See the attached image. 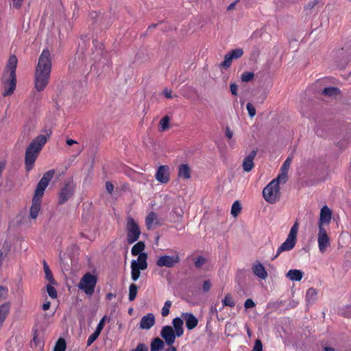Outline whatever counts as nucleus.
I'll use <instances>...</instances> for the list:
<instances>
[{
    "label": "nucleus",
    "instance_id": "obj_1",
    "mask_svg": "<svg viewBox=\"0 0 351 351\" xmlns=\"http://www.w3.org/2000/svg\"><path fill=\"white\" fill-rule=\"evenodd\" d=\"M51 71V53L48 49H44L39 56L34 73V88L38 92L43 91L47 87Z\"/></svg>",
    "mask_w": 351,
    "mask_h": 351
},
{
    "label": "nucleus",
    "instance_id": "obj_2",
    "mask_svg": "<svg viewBox=\"0 0 351 351\" xmlns=\"http://www.w3.org/2000/svg\"><path fill=\"white\" fill-rule=\"evenodd\" d=\"M55 171L53 169L49 170L43 175V178L38 182L29 210V215L32 219H35L38 216L40 210L41 198L44 194L45 189L47 187L49 182L52 180Z\"/></svg>",
    "mask_w": 351,
    "mask_h": 351
},
{
    "label": "nucleus",
    "instance_id": "obj_3",
    "mask_svg": "<svg viewBox=\"0 0 351 351\" xmlns=\"http://www.w3.org/2000/svg\"><path fill=\"white\" fill-rule=\"evenodd\" d=\"M17 62L16 56L12 55L10 56L2 76V83L4 86L3 97L11 95L16 88Z\"/></svg>",
    "mask_w": 351,
    "mask_h": 351
},
{
    "label": "nucleus",
    "instance_id": "obj_4",
    "mask_svg": "<svg viewBox=\"0 0 351 351\" xmlns=\"http://www.w3.org/2000/svg\"><path fill=\"white\" fill-rule=\"evenodd\" d=\"M49 134H40L34 138L25 151V169L29 171L34 167V162L42 149L44 145L47 143Z\"/></svg>",
    "mask_w": 351,
    "mask_h": 351
},
{
    "label": "nucleus",
    "instance_id": "obj_5",
    "mask_svg": "<svg viewBox=\"0 0 351 351\" xmlns=\"http://www.w3.org/2000/svg\"><path fill=\"white\" fill-rule=\"evenodd\" d=\"M281 183L277 178L271 180L263 190V196L266 202L275 204L280 197L279 184Z\"/></svg>",
    "mask_w": 351,
    "mask_h": 351
},
{
    "label": "nucleus",
    "instance_id": "obj_6",
    "mask_svg": "<svg viewBox=\"0 0 351 351\" xmlns=\"http://www.w3.org/2000/svg\"><path fill=\"white\" fill-rule=\"evenodd\" d=\"M298 228L299 223L298 221H295L291 228L285 241L278 248L275 258H276L282 252L290 251L295 247L297 241Z\"/></svg>",
    "mask_w": 351,
    "mask_h": 351
},
{
    "label": "nucleus",
    "instance_id": "obj_7",
    "mask_svg": "<svg viewBox=\"0 0 351 351\" xmlns=\"http://www.w3.org/2000/svg\"><path fill=\"white\" fill-rule=\"evenodd\" d=\"M97 282V276L88 272L80 279L78 288L83 291L87 295L90 296L95 291Z\"/></svg>",
    "mask_w": 351,
    "mask_h": 351
},
{
    "label": "nucleus",
    "instance_id": "obj_8",
    "mask_svg": "<svg viewBox=\"0 0 351 351\" xmlns=\"http://www.w3.org/2000/svg\"><path fill=\"white\" fill-rule=\"evenodd\" d=\"M126 229L128 243L132 244L136 241L139 238L141 231L138 225L132 217L127 218Z\"/></svg>",
    "mask_w": 351,
    "mask_h": 351
},
{
    "label": "nucleus",
    "instance_id": "obj_9",
    "mask_svg": "<svg viewBox=\"0 0 351 351\" xmlns=\"http://www.w3.org/2000/svg\"><path fill=\"white\" fill-rule=\"evenodd\" d=\"M180 262V257L179 253L177 251H174L173 255H161L156 261V265L160 267H165L167 268H171L175 267L177 264Z\"/></svg>",
    "mask_w": 351,
    "mask_h": 351
},
{
    "label": "nucleus",
    "instance_id": "obj_10",
    "mask_svg": "<svg viewBox=\"0 0 351 351\" xmlns=\"http://www.w3.org/2000/svg\"><path fill=\"white\" fill-rule=\"evenodd\" d=\"M75 184L72 180H69L64 184L60 191L58 195V204L66 203L74 194Z\"/></svg>",
    "mask_w": 351,
    "mask_h": 351
},
{
    "label": "nucleus",
    "instance_id": "obj_11",
    "mask_svg": "<svg viewBox=\"0 0 351 351\" xmlns=\"http://www.w3.org/2000/svg\"><path fill=\"white\" fill-rule=\"evenodd\" d=\"M243 55V50L241 48H237L230 51L224 56V60L219 64L220 67L229 68L231 66L233 59H238Z\"/></svg>",
    "mask_w": 351,
    "mask_h": 351
},
{
    "label": "nucleus",
    "instance_id": "obj_12",
    "mask_svg": "<svg viewBox=\"0 0 351 351\" xmlns=\"http://www.w3.org/2000/svg\"><path fill=\"white\" fill-rule=\"evenodd\" d=\"M318 247L322 253L326 252L327 247L330 245L329 237L324 228H319L317 237Z\"/></svg>",
    "mask_w": 351,
    "mask_h": 351
},
{
    "label": "nucleus",
    "instance_id": "obj_13",
    "mask_svg": "<svg viewBox=\"0 0 351 351\" xmlns=\"http://www.w3.org/2000/svg\"><path fill=\"white\" fill-rule=\"evenodd\" d=\"M160 336L165 339V343L169 346H173L175 342L176 337H177L173 328L170 326H165L162 327L160 331Z\"/></svg>",
    "mask_w": 351,
    "mask_h": 351
},
{
    "label": "nucleus",
    "instance_id": "obj_14",
    "mask_svg": "<svg viewBox=\"0 0 351 351\" xmlns=\"http://www.w3.org/2000/svg\"><path fill=\"white\" fill-rule=\"evenodd\" d=\"M332 219V211L328 206H324L320 210L319 218L318 221L319 228H324V225H328Z\"/></svg>",
    "mask_w": 351,
    "mask_h": 351
},
{
    "label": "nucleus",
    "instance_id": "obj_15",
    "mask_svg": "<svg viewBox=\"0 0 351 351\" xmlns=\"http://www.w3.org/2000/svg\"><path fill=\"white\" fill-rule=\"evenodd\" d=\"M155 178L160 183H167L170 178L169 167L167 165H160L156 171Z\"/></svg>",
    "mask_w": 351,
    "mask_h": 351
},
{
    "label": "nucleus",
    "instance_id": "obj_16",
    "mask_svg": "<svg viewBox=\"0 0 351 351\" xmlns=\"http://www.w3.org/2000/svg\"><path fill=\"white\" fill-rule=\"evenodd\" d=\"M181 317L184 320L186 327L189 330L194 329L198 324V319L191 313H182Z\"/></svg>",
    "mask_w": 351,
    "mask_h": 351
},
{
    "label": "nucleus",
    "instance_id": "obj_17",
    "mask_svg": "<svg viewBox=\"0 0 351 351\" xmlns=\"http://www.w3.org/2000/svg\"><path fill=\"white\" fill-rule=\"evenodd\" d=\"M292 158L291 157H288L285 161L283 162L281 169L280 173L276 178L278 180L281 181V183L285 184L287 180V174L288 171L289 169Z\"/></svg>",
    "mask_w": 351,
    "mask_h": 351
},
{
    "label": "nucleus",
    "instance_id": "obj_18",
    "mask_svg": "<svg viewBox=\"0 0 351 351\" xmlns=\"http://www.w3.org/2000/svg\"><path fill=\"white\" fill-rule=\"evenodd\" d=\"M257 151L254 149L244 158L243 161V168L245 171L249 172L253 169L254 165V160Z\"/></svg>",
    "mask_w": 351,
    "mask_h": 351
},
{
    "label": "nucleus",
    "instance_id": "obj_19",
    "mask_svg": "<svg viewBox=\"0 0 351 351\" xmlns=\"http://www.w3.org/2000/svg\"><path fill=\"white\" fill-rule=\"evenodd\" d=\"M154 315L153 313H148L141 318L139 326L141 329L149 330L154 325Z\"/></svg>",
    "mask_w": 351,
    "mask_h": 351
},
{
    "label": "nucleus",
    "instance_id": "obj_20",
    "mask_svg": "<svg viewBox=\"0 0 351 351\" xmlns=\"http://www.w3.org/2000/svg\"><path fill=\"white\" fill-rule=\"evenodd\" d=\"M253 274L256 276L258 278L265 280L267 278V272L260 262H257L254 263L252 267Z\"/></svg>",
    "mask_w": 351,
    "mask_h": 351
},
{
    "label": "nucleus",
    "instance_id": "obj_21",
    "mask_svg": "<svg viewBox=\"0 0 351 351\" xmlns=\"http://www.w3.org/2000/svg\"><path fill=\"white\" fill-rule=\"evenodd\" d=\"M160 224L158 216L154 212L152 211L147 215L145 225L148 230H152L155 226H160Z\"/></svg>",
    "mask_w": 351,
    "mask_h": 351
},
{
    "label": "nucleus",
    "instance_id": "obj_22",
    "mask_svg": "<svg viewBox=\"0 0 351 351\" xmlns=\"http://www.w3.org/2000/svg\"><path fill=\"white\" fill-rule=\"evenodd\" d=\"M147 255L146 253H141L138 255L137 260H133L132 263H134L135 267L141 270H145L147 267Z\"/></svg>",
    "mask_w": 351,
    "mask_h": 351
},
{
    "label": "nucleus",
    "instance_id": "obj_23",
    "mask_svg": "<svg viewBox=\"0 0 351 351\" xmlns=\"http://www.w3.org/2000/svg\"><path fill=\"white\" fill-rule=\"evenodd\" d=\"M178 176L180 178L187 180L191 178V169L186 164H182L178 167Z\"/></svg>",
    "mask_w": 351,
    "mask_h": 351
},
{
    "label": "nucleus",
    "instance_id": "obj_24",
    "mask_svg": "<svg viewBox=\"0 0 351 351\" xmlns=\"http://www.w3.org/2000/svg\"><path fill=\"white\" fill-rule=\"evenodd\" d=\"M174 331L176 332L178 337H181L184 333L183 319L181 317H176L172 321Z\"/></svg>",
    "mask_w": 351,
    "mask_h": 351
},
{
    "label": "nucleus",
    "instance_id": "obj_25",
    "mask_svg": "<svg viewBox=\"0 0 351 351\" xmlns=\"http://www.w3.org/2000/svg\"><path fill=\"white\" fill-rule=\"evenodd\" d=\"M10 309V304L9 302L4 303L0 305V328L3 323L5 320Z\"/></svg>",
    "mask_w": 351,
    "mask_h": 351
},
{
    "label": "nucleus",
    "instance_id": "obj_26",
    "mask_svg": "<svg viewBox=\"0 0 351 351\" xmlns=\"http://www.w3.org/2000/svg\"><path fill=\"white\" fill-rule=\"evenodd\" d=\"M304 273L299 269H290L286 276L292 281H300L302 280Z\"/></svg>",
    "mask_w": 351,
    "mask_h": 351
},
{
    "label": "nucleus",
    "instance_id": "obj_27",
    "mask_svg": "<svg viewBox=\"0 0 351 351\" xmlns=\"http://www.w3.org/2000/svg\"><path fill=\"white\" fill-rule=\"evenodd\" d=\"M317 292L314 288H309L306 293V302L307 304H312L317 299Z\"/></svg>",
    "mask_w": 351,
    "mask_h": 351
},
{
    "label": "nucleus",
    "instance_id": "obj_28",
    "mask_svg": "<svg viewBox=\"0 0 351 351\" xmlns=\"http://www.w3.org/2000/svg\"><path fill=\"white\" fill-rule=\"evenodd\" d=\"M164 347V342L158 337H156L151 343V351H160Z\"/></svg>",
    "mask_w": 351,
    "mask_h": 351
},
{
    "label": "nucleus",
    "instance_id": "obj_29",
    "mask_svg": "<svg viewBox=\"0 0 351 351\" xmlns=\"http://www.w3.org/2000/svg\"><path fill=\"white\" fill-rule=\"evenodd\" d=\"M43 269L45 274L46 279L51 283L55 284L56 281L53 277V274L50 270L49 265L47 264L45 261L43 262Z\"/></svg>",
    "mask_w": 351,
    "mask_h": 351
},
{
    "label": "nucleus",
    "instance_id": "obj_30",
    "mask_svg": "<svg viewBox=\"0 0 351 351\" xmlns=\"http://www.w3.org/2000/svg\"><path fill=\"white\" fill-rule=\"evenodd\" d=\"M145 248V244L142 241H139L137 243H136L132 248L131 253L133 256L139 255L140 254L143 253Z\"/></svg>",
    "mask_w": 351,
    "mask_h": 351
},
{
    "label": "nucleus",
    "instance_id": "obj_31",
    "mask_svg": "<svg viewBox=\"0 0 351 351\" xmlns=\"http://www.w3.org/2000/svg\"><path fill=\"white\" fill-rule=\"evenodd\" d=\"M135 267L134 263H131V278L133 281H136L141 274V269Z\"/></svg>",
    "mask_w": 351,
    "mask_h": 351
},
{
    "label": "nucleus",
    "instance_id": "obj_32",
    "mask_svg": "<svg viewBox=\"0 0 351 351\" xmlns=\"http://www.w3.org/2000/svg\"><path fill=\"white\" fill-rule=\"evenodd\" d=\"M66 347L65 340L62 338H60L54 346L53 351H65Z\"/></svg>",
    "mask_w": 351,
    "mask_h": 351
},
{
    "label": "nucleus",
    "instance_id": "obj_33",
    "mask_svg": "<svg viewBox=\"0 0 351 351\" xmlns=\"http://www.w3.org/2000/svg\"><path fill=\"white\" fill-rule=\"evenodd\" d=\"M169 121L170 119L168 116L162 117L159 123L160 131H165L167 130L169 128Z\"/></svg>",
    "mask_w": 351,
    "mask_h": 351
},
{
    "label": "nucleus",
    "instance_id": "obj_34",
    "mask_svg": "<svg viewBox=\"0 0 351 351\" xmlns=\"http://www.w3.org/2000/svg\"><path fill=\"white\" fill-rule=\"evenodd\" d=\"M339 93V90L335 87L325 88L322 91V94L328 96H336Z\"/></svg>",
    "mask_w": 351,
    "mask_h": 351
},
{
    "label": "nucleus",
    "instance_id": "obj_35",
    "mask_svg": "<svg viewBox=\"0 0 351 351\" xmlns=\"http://www.w3.org/2000/svg\"><path fill=\"white\" fill-rule=\"evenodd\" d=\"M138 287L135 284H131L129 287V300L133 301L137 294Z\"/></svg>",
    "mask_w": 351,
    "mask_h": 351
},
{
    "label": "nucleus",
    "instance_id": "obj_36",
    "mask_svg": "<svg viewBox=\"0 0 351 351\" xmlns=\"http://www.w3.org/2000/svg\"><path fill=\"white\" fill-rule=\"evenodd\" d=\"M222 303L223 306L234 307L235 305V302L230 294H227L225 295L224 298L222 300Z\"/></svg>",
    "mask_w": 351,
    "mask_h": 351
},
{
    "label": "nucleus",
    "instance_id": "obj_37",
    "mask_svg": "<svg viewBox=\"0 0 351 351\" xmlns=\"http://www.w3.org/2000/svg\"><path fill=\"white\" fill-rule=\"evenodd\" d=\"M241 206L239 201H235L231 208V214L234 217H237L241 212Z\"/></svg>",
    "mask_w": 351,
    "mask_h": 351
},
{
    "label": "nucleus",
    "instance_id": "obj_38",
    "mask_svg": "<svg viewBox=\"0 0 351 351\" xmlns=\"http://www.w3.org/2000/svg\"><path fill=\"white\" fill-rule=\"evenodd\" d=\"M254 77V74L252 72L246 71L242 73L241 80L243 82H248L251 81Z\"/></svg>",
    "mask_w": 351,
    "mask_h": 351
},
{
    "label": "nucleus",
    "instance_id": "obj_39",
    "mask_svg": "<svg viewBox=\"0 0 351 351\" xmlns=\"http://www.w3.org/2000/svg\"><path fill=\"white\" fill-rule=\"evenodd\" d=\"M171 306V302L170 300H167L163 307L162 308L161 314L163 317H167L169 314V309Z\"/></svg>",
    "mask_w": 351,
    "mask_h": 351
},
{
    "label": "nucleus",
    "instance_id": "obj_40",
    "mask_svg": "<svg viewBox=\"0 0 351 351\" xmlns=\"http://www.w3.org/2000/svg\"><path fill=\"white\" fill-rule=\"evenodd\" d=\"M47 291L48 295L53 299H56L58 296L56 289L51 285H47Z\"/></svg>",
    "mask_w": 351,
    "mask_h": 351
},
{
    "label": "nucleus",
    "instance_id": "obj_41",
    "mask_svg": "<svg viewBox=\"0 0 351 351\" xmlns=\"http://www.w3.org/2000/svg\"><path fill=\"white\" fill-rule=\"evenodd\" d=\"M206 260L202 256H197L194 261V265L196 268H200L205 263Z\"/></svg>",
    "mask_w": 351,
    "mask_h": 351
},
{
    "label": "nucleus",
    "instance_id": "obj_42",
    "mask_svg": "<svg viewBox=\"0 0 351 351\" xmlns=\"http://www.w3.org/2000/svg\"><path fill=\"white\" fill-rule=\"evenodd\" d=\"M99 335V332L95 330V332L88 337L87 340V346H90L98 338Z\"/></svg>",
    "mask_w": 351,
    "mask_h": 351
},
{
    "label": "nucleus",
    "instance_id": "obj_43",
    "mask_svg": "<svg viewBox=\"0 0 351 351\" xmlns=\"http://www.w3.org/2000/svg\"><path fill=\"white\" fill-rule=\"evenodd\" d=\"M226 136L230 140L229 145L232 147L234 141L232 140L233 136V132L229 127L226 128Z\"/></svg>",
    "mask_w": 351,
    "mask_h": 351
},
{
    "label": "nucleus",
    "instance_id": "obj_44",
    "mask_svg": "<svg viewBox=\"0 0 351 351\" xmlns=\"http://www.w3.org/2000/svg\"><path fill=\"white\" fill-rule=\"evenodd\" d=\"M249 116L253 117L256 114V109L251 103H247L246 106Z\"/></svg>",
    "mask_w": 351,
    "mask_h": 351
},
{
    "label": "nucleus",
    "instance_id": "obj_45",
    "mask_svg": "<svg viewBox=\"0 0 351 351\" xmlns=\"http://www.w3.org/2000/svg\"><path fill=\"white\" fill-rule=\"evenodd\" d=\"M212 287V283L210 280H206L204 281L202 285V290L204 293H207L210 291Z\"/></svg>",
    "mask_w": 351,
    "mask_h": 351
},
{
    "label": "nucleus",
    "instance_id": "obj_46",
    "mask_svg": "<svg viewBox=\"0 0 351 351\" xmlns=\"http://www.w3.org/2000/svg\"><path fill=\"white\" fill-rule=\"evenodd\" d=\"M8 289L6 287L0 286V300H4L7 298Z\"/></svg>",
    "mask_w": 351,
    "mask_h": 351
},
{
    "label": "nucleus",
    "instance_id": "obj_47",
    "mask_svg": "<svg viewBox=\"0 0 351 351\" xmlns=\"http://www.w3.org/2000/svg\"><path fill=\"white\" fill-rule=\"evenodd\" d=\"M106 318H107L106 316H104V317H102V319L98 323L95 331L101 333V330L104 328L105 320H106Z\"/></svg>",
    "mask_w": 351,
    "mask_h": 351
},
{
    "label": "nucleus",
    "instance_id": "obj_48",
    "mask_svg": "<svg viewBox=\"0 0 351 351\" xmlns=\"http://www.w3.org/2000/svg\"><path fill=\"white\" fill-rule=\"evenodd\" d=\"M263 344L261 340L256 339L252 351H262Z\"/></svg>",
    "mask_w": 351,
    "mask_h": 351
},
{
    "label": "nucleus",
    "instance_id": "obj_49",
    "mask_svg": "<svg viewBox=\"0 0 351 351\" xmlns=\"http://www.w3.org/2000/svg\"><path fill=\"white\" fill-rule=\"evenodd\" d=\"M130 351H148L147 346L144 343H138L136 348L131 350Z\"/></svg>",
    "mask_w": 351,
    "mask_h": 351
},
{
    "label": "nucleus",
    "instance_id": "obj_50",
    "mask_svg": "<svg viewBox=\"0 0 351 351\" xmlns=\"http://www.w3.org/2000/svg\"><path fill=\"white\" fill-rule=\"evenodd\" d=\"M255 306L254 302L252 299H247L244 303L245 308H253Z\"/></svg>",
    "mask_w": 351,
    "mask_h": 351
},
{
    "label": "nucleus",
    "instance_id": "obj_51",
    "mask_svg": "<svg viewBox=\"0 0 351 351\" xmlns=\"http://www.w3.org/2000/svg\"><path fill=\"white\" fill-rule=\"evenodd\" d=\"M230 88L231 93L233 95H235V96L237 95L238 86L236 84H234V83L230 84Z\"/></svg>",
    "mask_w": 351,
    "mask_h": 351
},
{
    "label": "nucleus",
    "instance_id": "obj_52",
    "mask_svg": "<svg viewBox=\"0 0 351 351\" xmlns=\"http://www.w3.org/2000/svg\"><path fill=\"white\" fill-rule=\"evenodd\" d=\"M106 191L110 193L111 194L113 189H114V186L113 184L110 182H107L106 183Z\"/></svg>",
    "mask_w": 351,
    "mask_h": 351
},
{
    "label": "nucleus",
    "instance_id": "obj_53",
    "mask_svg": "<svg viewBox=\"0 0 351 351\" xmlns=\"http://www.w3.org/2000/svg\"><path fill=\"white\" fill-rule=\"evenodd\" d=\"M39 343L40 340L38 339L36 334L34 333L33 341L31 343V346H33L34 345V346H37L39 344Z\"/></svg>",
    "mask_w": 351,
    "mask_h": 351
},
{
    "label": "nucleus",
    "instance_id": "obj_54",
    "mask_svg": "<svg viewBox=\"0 0 351 351\" xmlns=\"http://www.w3.org/2000/svg\"><path fill=\"white\" fill-rule=\"evenodd\" d=\"M163 94L168 99H171L173 97L172 95H171V90H169L167 88H165L163 90Z\"/></svg>",
    "mask_w": 351,
    "mask_h": 351
},
{
    "label": "nucleus",
    "instance_id": "obj_55",
    "mask_svg": "<svg viewBox=\"0 0 351 351\" xmlns=\"http://www.w3.org/2000/svg\"><path fill=\"white\" fill-rule=\"evenodd\" d=\"M14 2V7L16 8H19L21 6V3L23 0H12Z\"/></svg>",
    "mask_w": 351,
    "mask_h": 351
},
{
    "label": "nucleus",
    "instance_id": "obj_56",
    "mask_svg": "<svg viewBox=\"0 0 351 351\" xmlns=\"http://www.w3.org/2000/svg\"><path fill=\"white\" fill-rule=\"evenodd\" d=\"M237 2H238V1H235L232 2V3H230V4L228 6L227 10H233V9L235 8V6H236V5H237Z\"/></svg>",
    "mask_w": 351,
    "mask_h": 351
},
{
    "label": "nucleus",
    "instance_id": "obj_57",
    "mask_svg": "<svg viewBox=\"0 0 351 351\" xmlns=\"http://www.w3.org/2000/svg\"><path fill=\"white\" fill-rule=\"evenodd\" d=\"M51 303L50 302H47L43 304V309L44 311H47L50 308Z\"/></svg>",
    "mask_w": 351,
    "mask_h": 351
},
{
    "label": "nucleus",
    "instance_id": "obj_58",
    "mask_svg": "<svg viewBox=\"0 0 351 351\" xmlns=\"http://www.w3.org/2000/svg\"><path fill=\"white\" fill-rule=\"evenodd\" d=\"M77 143V142L73 139H67L66 140V144L69 146L73 145V144Z\"/></svg>",
    "mask_w": 351,
    "mask_h": 351
},
{
    "label": "nucleus",
    "instance_id": "obj_59",
    "mask_svg": "<svg viewBox=\"0 0 351 351\" xmlns=\"http://www.w3.org/2000/svg\"><path fill=\"white\" fill-rule=\"evenodd\" d=\"M115 295L112 293H108L107 295H106V299L110 300H112Z\"/></svg>",
    "mask_w": 351,
    "mask_h": 351
},
{
    "label": "nucleus",
    "instance_id": "obj_60",
    "mask_svg": "<svg viewBox=\"0 0 351 351\" xmlns=\"http://www.w3.org/2000/svg\"><path fill=\"white\" fill-rule=\"evenodd\" d=\"M165 351H176V348L173 346H170Z\"/></svg>",
    "mask_w": 351,
    "mask_h": 351
},
{
    "label": "nucleus",
    "instance_id": "obj_61",
    "mask_svg": "<svg viewBox=\"0 0 351 351\" xmlns=\"http://www.w3.org/2000/svg\"><path fill=\"white\" fill-rule=\"evenodd\" d=\"M3 261V254L0 250V265L2 264Z\"/></svg>",
    "mask_w": 351,
    "mask_h": 351
},
{
    "label": "nucleus",
    "instance_id": "obj_62",
    "mask_svg": "<svg viewBox=\"0 0 351 351\" xmlns=\"http://www.w3.org/2000/svg\"><path fill=\"white\" fill-rule=\"evenodd\" d=\"M324 351H335V349L331 347H325Z\"/></svg>",
    "mask_w": 351,
    "mask_h": 351
},
{
    "label": "nucleus",
    "instance_id": "obj_63",
    "mask_svg": "<svg viewBox=\"0 0 351 351\" xmlns=\"http://www.w3.org/2000/svg\"><path fill=\"white\" fill-rule=\"evenodd\" d=\"M247 332L248 336H250H250H251V332H250V328H247Z\"/></svg>",
    "mask_w": 351,
    "mask_h": 351
},
{
    "label": "nucleus",
    "instance_id": "obj_64",
    "mask_svg": "<svg viewBox=\"0 0 351 351\" xmlns=\"http://www.w3.org/2000/svg\"><path fill=\"white\" fill-rule=\"evenodd\" d=\"M346 317H351V313L344 314Z\"/></svg>",
    "mask_w": 351,
    "mask_h": 351
}]
</instances>
